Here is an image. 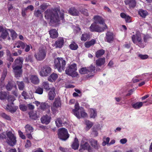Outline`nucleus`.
Returning a JSON list of instances; mask_svg holds the SVG:
<instances>
[{"mask_svg": "<svg viewBox=\"0 0 152 152\" xmlns=\"http://www.w3.org/2000/svg\"><path fill=\"white\" fill-rule=\"evenodd\" d=\"M58 13L60 14V19L63 20L64 12H60L58 9L47 10L45 12V17L46 19L49 20L51 23L58 22L60 20Z\"/></svg>", "mask_w": 152, "mask_h": 152, "instance_id": "nucleus-1", "label": "nucleus"}, {"mask_svg": "<svg viewBox=\"0 0 152 152\" xmlns=\"http://www.w3.org/2000/svg\"><path fill=\"white\" fill-rule=\"evenodd\" d=\"M94 18V22L91 25L89 28L91 31L102 32L107 28V26L102 18L99 16H96Z\"/></svg>", "mask_w": 152, "mask_h": 152, "instance_id": "nucleus-2", "label": "nucleus"}, {"mask_svg": "<svg viewBox=\"0 0 152 152\" xmlns=\"http://www.w3.org/2000/svg\"><path fill=\"white\" fill-rule=\"evenodd\" d=\"M23 61V59L22 58L18 57L15 59L12 66L15 77L17 78L20 77L22 75L21 68Z\"/></svg>", "mask_w": 152, "mask_h": 152, "instance_id": "nucleus-3", "label": "nucleus"}, {"mask_svg": "<svg viewBox=\"0 0 152 152\" xmlns=\"http://www.w3.org/2000/svg\"><path fill=\"white\" fill-rule=\"evenodd\" d=\"M74 109L72 110L73 114L78 118L87 117L88 114L82 107H80L78 103L77 102L75 103Z\"/></svg>", "mask_w": 152, "mask_h": 152, "instance_id": "nucleus-4", "label": "nucleus"}, {"mask_svg": "<svg viewBox=\"0 0 152 152\" xmlns=\"http://www.w3.org/2000/svg\"><path fill=\"white\" fill-rule=\"evenodd\" d=\"M54 67L60 72L63 71L65 69L66 62L62 58L58 57L54 60Z\"/></svg>", "mask_w": 152, "mask_h": 152, "instance_id": "nucleus-5", "label": "nucleus"}, {"mask_svg": "<svg viewBox=\"0 0 152 152\" xmlns=\"http://www.w3.org/2000/svg\"><path fill=\"white\" fill-rule=\"evenodd\" d=\"M95 67L91 65L88 67H82L79 70V72L81 74H87L88 78L92 77L94 75Z\"/></svg>", "mask_w": 152, "mask_h": 152, "instance_id": "nucleus-6", "label": "nucleus"}, {"mask_svg": "<svg viewBox=\"0 0 152 152\" xmlns=\"http://www.w3.org/2000/svg\"><path fill=\"white\" fill-rule=\"evenodd\" d=\"M77 65L75 63L70 64L66 70V73L72 77H77L78 74L76 72Z\"/></svg>", "mask_w": 152, "mask_h": 152, "instance_id": "nucleus-7", "label": "nucleus"}, {"mask_svg": "<svg viewBox=\"0 0 152 152\" xmlns=\"http://www.w3.org/2000/svg\"><path fill=\"white\" fill-rule=\"evenodd\" d=\"M15 99L13 96H9L7 99L9 103L6 106L4 107V108L6 110L11 113L15 112L18 108L17 107H15L13 106V102Z\"/></svg>", "mask_w": 152, "mask_h": 152, "instance_id": "nucleus-8", "label": "nucleus"}, {"mask_svg": "<svg viewBox=\"0 0 152 152\" xmlns=\"http://www.w3.org/2000/svg\"><path fill=\"white\" fill-rule=\"evenodd\" d=\"M7 142L10 145L13 146L16 142V137L14 132L8 131L6 133Z\"/></svg>", "mask_w": 152, "mask_h": 152, "instance_id": "nucleus-9", "label": "nucleus"}, {"mask_svg": "<svg viewBox=\"0 0 152 152\" xmlns=\"http://www.w3.org/2000/svg\"><path fill=\"white\" fill-rule=\"evenodd\" d=\"M141 35L140 32H137L135 35H133L132 36V41L134 43L140 47L143 48L144 47V45L142 43Z\"/></svg>", "mask_w": 152, "mask_h": 152, "instance_id": "nucleus-10", "label": "nucleus"}, {"mask_svg": "<svg viewBox=\"0 0 152 152\" xmlns=\"http://www.w3.org/2000/svg\"><path fill=\"white\" fill-rule=\"evenodd\" d=\"M51 71V68L48 65H44L39 71L40 75L42 77H46L49 75Z\"/></svg>", "mask_w": 152, "mask_h": 152, "instance_id": "nucleus-11", "label": "nucleus"}, {"mask_svg": "<svg viewBox=\"0 0 152 152\" xmlns=\"http://www.w3.org/2000/svg\"><path fill=\"white\" fill-rule=\"evenodd\" d=\"M58 135L60 139L64 140H67L69 137V134L67 129L64 128L59 129Z\"/></svg>", "mask_w": 152, "mask_h": 152, "instance_id": "nucleus-12", "label": "nucleus"}, {"mask_svg": "<svg viewBox=\"0 0 152 152\" xmlns=\"http://www.w3.org/2000/svg\"><path fill=\"white\" fill-rule=\"evenodd\" d=\"M90 148V146L88 142V140L84 138L82 139L80 143V151H81V149L87 150L89 151Z\"/></svg>", "mask_w": 152, "mask_h": 152, "instance_id": "nucleus-13", "label": "nucleus"}, {"mask_svg": "<svg viewBox=\"0 0 152 152\" xmlns=\"http://www.w3.org/2000/svg\"><path fill=\"white\" fill-rule=\"evenodd\" d=\"M46 56V52L44 50H39L38 52L36 53L34 56L38 61H42L45 58Z\"/></svg>", "mask_w": 152, "mask_h": 152, "instance_id": "nucleus-14", "label": "nucleus"}, {"mask_svg": "<svg viewBox=\"0 0 152 152\" xmlns=\"http://www.w3.org/2000/svg\"><path fill=\"white\" fill-rule=\"evenodd\" d=\"M64 42V39L62 37H59L54 44V46L56 48H62Z\"/></svg>", "mask_w": 152, "mask_h": 152, "instance_id": "nucleus-15", "label": "nucleus"}, {"mask_svg": "<svg viewBox=\"0 0 152 152\" xmlns=\"http://www.w3.org/2000/svg\"><path fill=\"white\" fill-rule=\"evenodd\" d=\"M50 116L47 115L43 116L41 119L42 123L46 124H48L50 122Z\"/></svg>", "mask_w": 152, "mask_h": 152, "instance_id": "nucleus-16", "label": "nucleus"}, {"mask_svg": "<svg viewBox=\"0 0 152 152\" xmlns=\"http://www.w3.org/2000/svg\"><path fill=\"white\" fill-rule=\"evenodd\" d=\"M56 95L55 88L54 87H53L50 89V90L48 94L49 99L51 100H53Z\"/></svg>", "mask_w": 152, "mask_h": 152, "instance_id": "nucleus-17", "label": "nucleus"}, {"mask_svg": "<svg viewBox=\"0 0 152 152\" xmlns=\"http://www.w3.org/2000/svg\"><path fill=\"white\" fill-rule=\"evenodd\" d=\"M125 4L128 5L130 8H134L136 5V2L135 0H125Z\"/></svg>", "mask_w": 152, "mask_h": 152, "instance_id": "nucleus-18", "label": "nucleus"}, {"mask_svg": "<svg viewBox=\"0 0 152 152\" xmlns=\"http://www.w3.org/2000/svg\"><path fill=\"white\" fill-rule=\"evenodd\" d=\"M113 39V33L110 32H107L106 34V37L105 39V41L109 42L112 41Z\"/></svg>", "mask_w": 152, "mask_h": 152, "instance_id": "nucleus-19", "label": "nucleus"}, {"mask_svg": "<svg viewBox=\"0 0 152 152\" xmlns=\"http://www.w3.org/2000/svg\"><path fill=\"white\" fill-rule=\"evenodd\" d=\"M88 112L90 118H95L97 116V112L95 109L90 108L88 110Z\"/></svg>", "mask_w": 152, "mask_h": 152, "instance_id": "nucleus-20", "label": "nucleus"}, {"mask_svg": "<svg viewBox=\"0 0 152 152\" xmlns=\"http://www.w3.org/2000/svg\"><path fill=\"white\" fill-rule=\"evenodd\" d=\"M144 102H136L133 103L132 104V107L135 109H140L142 106Z\"/></svg>", "mask_w": 152, "mask_h": 152, "instance_id": "nucleus-21", "label": "nucleus"}, {"mask_svg": "<svg viewBox=\"0 0 152 152\" xmlns=\"http://www.w3.org/2000/svg\"><path fill=\"white\" fill-rule=\"evenodd\" d=\"M79 146V143L78 139L75 137L72 145L71 146L72 148L74 150L77 149Z\"/></svg>", "mask_w": 152, "mask_h": 152, "instance_id": "nucleus-22", "label": "nucleus"}, {"mask_svg": "<svg viewBox=\"0 0 152 152\" xmlns=\"http://www.w3.org/2000/svg\"><path fill=\"white\" fill-rule=\"evenodd\" d=\"M90 143L91 146L96 149H98L99 147V145L97 141L94 139L90 140Z\"/></svg>", "mask_w": 152, "mask_h": 152, "instance_id": "nucleus-23", "label": "nucleus"}, {"mask_svg": "<svg viewBox=\"0 0 152 152\" xmlns=\"http://www.w3.org/2000/svg\"><path fill=\"white\" fill-rule=\"evenodd\" d=\"M58 77V75L53 73L48 77V80L50 82H54L56 80Z\"/></svg>", "mask_w": 152, "mask_h": 152, "instance_id": "nucleus-24", "label": "nucleus"}, {"mask_svg": "<svg viewBox=\"0 0 152 152\" xmlns=\"http://www.w3.org/2000/svg\"><path fill=\"white\" fill-rule=\"evenodd\" d=\"M121 17L124 18L125 21L127 23H130L131 22V17L128 15H126L124 13H121L120 14Z\"/></svg>", "mask_w": 152, "mask_h": 152, "instance_id": "nucleus-25", "label": "nucleus"}, {"mask_svg": "<svg viewBox=\"0 0 152 152\" xmlns=\"http://www.w3.org/2000/svg\"><path fill=\"white\" fill-rule=\"evenodd\" d=\"M50 37L52 38H55L58 36V33L57 31L55 29H52L49 31Z\"/></svg>", "mask_w": 152, "mask_h": 152, "instance_id": "nucleus-26", "label": "nucleus"}, {"mask_svg": "<svg viewBox=\"0 0 152 152\" xmlns=\"http://www.w3.org/2000/svg\"><path fill=\"white\" fill-rule=\"evenodd\" d=\"M105 62V58H99L96 60V63L97 66H100L103 65Z\"/></svg>", "mask_w": 152, "mask_h": 152, "instance_id": "nucleus-27", "label": "nucleus"}, {"mask_svg": "<svg viewBox=\"0 0 152 152\" xmlns=\"http://www.w3.org/2000/svg\"><path fill=\"white\" fill-rule=\"evenodd\" d=\"M68 12L70 15H72L77 16L79 14V12L74 7L70 8Z\"/></svg>", "mask_w": 152, "mask_h": 152, "instance_id": "nucleus-28", "label": "nucleus"}, {"mask_svg": "<svg viewBox=\"0 0 152 152\" xmlns=\"http://www.w3.org/2000/svg\"><path fill=\"white\" fill-rule=\"evenodd\" d=\"M30 80L31 82L34 84H38L39 82V79L35 75H31L30 77Z\"/></svg>", "mask_w": 152, "mask_h": 152, "instance_id": "nucleus-29", "label": "nucleus"}, {"mask_svg": "<svg viewBox=\"0 0 152 152\" xmlns=\"http://www.w3.org/2000/svg\"><path fill=\"white\" fill-rule=\"evenodd\" d=\"M40 108L43 110H47L49 112H50V106L47 103H41Z\"/></svg>", "mask_w": 152, "mask_h": 152, "instance_id": "nucleus-30", "label": "nucleus"}, {"mask_svg": "<svg viewBox=\"0 0 152 152\" xmlns=\"http://www.w3.org/2000/svg\"><path fill=\"white\" fill-rule=\"evenodd\" d=\"M25 43H23L21 41H18L14 45V48L16 47L18 48L21 47L23 49L25 48Z\"/></svg>", "mask_w": 152, "mask_h": 152, "instance_id": "nucleus-31", "label": "nucleus"}, {"mask_svg": "<svg viewBox=\"0 0 152 152\" xmlns=\"http://www.w3.org/2000/svg\"><path fill=\"white\" fill-rule=\"evenodd\" d=\"M95 42V40L93 39L90 41L86 42L84 44V46L86 48H89L91 46L93 45Z\"/></svg>", "mask_w": 152, "mask_h": 152, "instance_id": "nucleus-32", "label": "nucleus"}, {"mask_svg": "<svg viewBox=\"0 0 152 152\" xmlns=\"http://www.w3.org/2000/svg\"><path fill=\"white\" fill-rule=\"evenodd\" d=\"M90 36L88 34L84 33L82 34L80 37L81 40L83 41H86L89 39Z\"/></svg>", "mask_w": 152, "mask_h": 152, "instance_id": "nucleus-33", "label": "nucleus"}, {"mask_svg": "<svg viewBox=\"0 0 152 152\" xmlns=\"http://www.w3.org/2000/svg\"><path fill=\"white\" fill-rule=\"evenodd\" d=\"M85 123L86 125V129L87 131L89 130L93 125V122L88 120L86 121Z\"/></svg>", "mask_w": 152, "mask_h": 152, "instance_id": "nucleus-34", "label": "nucleus"}, {"mask_svg": "<svg viewBox=\"0 0 152 152\" xmlns=\"http://www.w3.org/2000/svg\"><path fill=\"white\" fill-rule=\"evenodd\" d=\"M7 90L8 91L11 90L12 88H14L15 89H17V86L15 85L13 86V84L12 82L9 83L6 86Z\"/></svg>", "mask_w": 152, "mask_h": 152, "instance_id": "nucleus-35", "label": "nucleus"}, {"mask_svg": "<svg viewBox=\"0 0 152 152\" xmlns=\"http://www.w3.org/2000/svg\"><path fill=\"white\" fill-rule=\"evenodd\" d=\"M110 138L109 137H104L103 138V142H102V145L103 146H104L106 145L109 146Z\"/></svg>", "mask_w": 152, "mask_h": 152, "instance_id": "nucleus-36", "label": "nucleus"}, {"mask_svg": "<svg viewBox=\"0 0 152 152\" xmlns=\"http://www.w3.org/2000/svg\"><path fill=\"white\" fill-rule=\"evenodd\" d=\"M26 133H31L33 130V128L29 125H26L25 127Z\"/></svg>", "mask_w": 152, "mask_h": 152, "instance_id": "nucleus-37", "label": "nucleus"}, {"mask_svg": "<svg viewBox=\"0 0 152 152\" xmlns=\"http://www.w3.org/2000/svg\"><path fill=\"white\" fill-rule=\"evenodd\" d=\"M53 105L56 107H60L61 104L60 99L59 98H56Z\"/></svg>", "mask_w": 152, "mask_h": 152, "instance_id": "nucleus-38", "label": "nucleus"}, {"mask_svg": "<svg viewBox=\"0 0 152 152\" xmlns=\"http://www.w3.org/2000/svg\"><path fill=\"white\" fill-rule=\"evenodd\" d=\"M9 31H10L11 37L13 39H15L17 37L18 35L15 31L12 30L8 29Z\"/></svg>", "mask_w": 152, "mask_h": 152, "instance_id": "nucleus-39", "label": "nucleus"}, {"mask_svg": "<svg viewBox=\"0 0 152 152\" xmlns=\"http://www.w3.org/2000/svg\"><path fill=\"white\" fill-rule=\"evenodd\" d=\"M139 14L142 17L145 18L148 15L147 11L143 10H140L138 12Z\"/></svg>", "mask_w": 152, "mask_h": 152, "instance_id": "nucleus-40", "label": "nucleus"}, {"mask_svg": "<svg viewBox=\"0 0 152 152\" xmlns=\"http://www.w3.org/2000/svg\"><path fill=\"white\" fill-rule=\"evenodd\" d=\"M9 29H5L2 31L1 34V37L3 39H5L8 35V31Z\"/></svg>", "mask_w": 152, "mask_h": 152, "instance_id": "nucleus-41", "label": "nucleus"}, {"mask_svg": "<svg viewBox=\"0 0 152 152\" xmlns=\"http://www.w3.org/2000/svg\"><path fill=\"white\" fill-rule=\"evenodd\" d=\"M104 53V51L103 50H98L96 53V56L97 58H99L103 55Z\"/></svg>", "mask_w": 152, "mask_h": 152, "instance_id": "nucleus-42", "label": "nucleus"}, {"mask_svg": "<svg viewBox=\"0 0 152 152\" xmlns=\"http://www.w3.org/2000/svg\"><path fill=\"white\" fill-rule=\"evenodd\" d=\"M55 123L56 126L58 127H59L62 126V124H63L62 121V119L61 118H58L55 121Z\"/></svg>", "mask_w": 152, "mask_h": 152, "instance_id": "nucleus-43", "label": "nucleus"}, {"mask_svg": "<svg viewBox=\"0 0 152 152\" xmlns=\"http://www.w3.org/2000/svg\"><path fill=\"white\" fill-rule=\"evenodd\" d=\"M17 84L18 85V88L20 90H23L24 87V84L23 82H17Z\"/></svg>", "mask_w": 152, "mask_h": 152, "instance_id": "nucleus-44", "label": "nucleus"}, {"mask_svg": "<svg viewBox=\"0 0 152 152\" xmlns=\"http://www.w3.org/2000/svg\"><path fill=\"white\" fill-rule=\"evenodd\" d=\"M7 94L6 92L1 91L0 92V99L3 100L5 99L7 96Z\"/></svg>", "mask_w": 152, "mask_h": 152, "instance_id": "nucleus-45", "label": "nucleus"}, {"mask_svg": "<svg viewBox=\"0 0 152 152\" xmlns=\"http://www.w3.org/2000/svg\"><path fill=\"white\" fill-rule=\"evenodd\" d=\"M42 11L39 10H35L34 12V15L36 17H42Z\"/></svg>", "mask_w": 152, "mask_h": 152, "instance_id": "nucleus-46", "label": "nucleus"}, {"mask_svg": "<svg viewBox=\"0 0 152 152\" xmlns=\"http://www.w3.org/2000/svg\"><path fill=\"white\" fill-rule=\"evenodd\" d=\"M70 48L72 50H76L78 48L77 45L75 42H73L69 45Z\"/></svg>", "mask_w": 152, "mask_h": 152, "instance_id": "nucleus-47", "label": "nucleus"}, {"mask_svg": "<svg viewBox=\"0 0 152 152\" xmlns=\"http://www.w3.org/2000/svg\"><path fill=\"white\" fill-rule=\"evenodd\" d=\"M7 74V70L6 69H4L2 75H1V81H3L5 79V77Z\"/></svg>", "mask_w": 152, "mask_h": 152, "instance_id": "nucleus-48", "label": "nucleus"}, {"mask_svg": "<svg viewBox=\"0 0 152 152\" xmlns=\"http://www.w3.org/2000/svg\"><path fill=\"white\" fill-rule=\"evenodd\" d=\"M1 116L3 118L5 119L6 120L10 121L11 118L10 116L7 115L4 113H2L0 114Z\"/></svg>", "mask_w": 152, "mask_h": 152, "instance_id": "nucleus-49", "label": "nucleus"}, {"mask_svg": "<svg viewBox=\"0 0 152 152\" xmlns=\"http://www.w3.org/2000/svg\"><path fill=\"white\" fill-rule=\"evenodd\" d=\"M42 86L44 88L47 90H48L50 89L49 86V84L47 82H44L42 83Z\"/></svg>", "mask_w": 152, "mask_h": 152, "instance_id": "nucleus-50", "label": "nucleus"}, {"mask_svg": "<svg viewBox=\"0 0 152 152\" xmlns=\"http://www.w3.org/2000/svg\"><path fill=\"white\" fill-rule=\"evenodd\" d=\"M97 130H96L95 127H93L92 128V131L91 133L92 134L94 137H96L98 135Z\"/></svg>", "mask_w": 152, "mask_h": 152, "instance_id": "nucleus-51", "label": "nucleus"}, {"mask_svg": "<svg viewBox=\"0 0 152 152\" xmlns=\"http://www.w3.org/2000/svg\"><path fill=\"white\" fill-rule=\"evenodd\" d=\"M138 57L142 60L146 59L148 58V56L147 55L139 54Z\"/></svg>", "mask_w": 152, "mask_h": 152, "instance_id": "nucleus-52", "label": "nucleus"}, {"mask_svg": "<svg viewBox=\"0 0 152 152\" xmlns=\"http://www.w3.org/2000/svg\"><path fill=\"white\" fill-rule=\"evenodd\" d=\"M43 92V89L42 88L38 87L37 88L35 91V93L39 94H41Z\"/></svg>", "mask_w": 152, "mask_h": 152, "instance_id": "nucleus-53", "label": "nucleus"}, {"mask_svg": "<svg viewBox=\"0 0 152 152\" xmlns=\"http://www.w3.org/2000/svg\"><path fill=\"white\" fill-rule=\"evenodd\" d=\"M59 107H56L53 105L51 107V110L53 114H55L58 112V108Z\"/></svg>", "mask_w": 152, "mask_h": 152, "instance_id": "nucleus-54", "label": "nucleus"}, {"mask_svg": "<svg viewBox=\"0 0 152 152\" xmlns=\"http://www.w3.org/2000/svg\"><path fill=\"white\" fill-rule=\"evenodd\" d=\"M19 108L21 110L23 111H26L27 110V107L23 104H20Z\"/></svg>", "mask_w": 152, "mask_h": 152, "instance_id": "nucleus-55", "label": "nucleus"}, {"mask_svg": "<svg viewBox=\"0 0 152 152\" xmlns=\"http://www.w3.org/2000/svg\"><path fill=\"white\" fill-rule=\"evenodd\" d=\"M18 134L20 137L23 139H26V136L23 134V133L20 130L18 131Z\"/></svg>", "mask_w": 152, "mask_h": 152, "instance_id": "nucleus-56", "label": "nucleus"}, {"mask_svg": "<svg viewBox=\"0 0 152 152\" xmlns=\"http://www.w3.org/2000/svg\"><path fill=\"white\" fill-rule=\"evenodd\" d=\"M29 117L33 119H36L37 118V115L35 114H34V115H32V112H30L29 113Z\"/></svg>", "mask_w": 152, "mask_h": 152, "instance_id": "nucleus-57", "label": "nucleus"}, {"mask_svg": "<svg viewBox=\"0 0 152 152\" xmlns=\"http://www.w3.org/2000/svg\"><path fill=\"white\" fill-rule=\"evenodd\" d=\"M25 61L26 62H32V58L31 56H28L26 58Z\"/></svg>", "mask_w": 152, "mask_h": 152, "instance_id": "nucleus-58", "label": "nucleus"}, {"mask_svg": "<svg viewBox=\"0 0 152 152\" xmlns=\"http://www.w3.org/2000/svg\"><path fill=\"white\" fill-rule=\"evenodd\" d=\"M34 8V7L32 5H30L28 6L27 7L25 8V10H30L32 11Z\"/></svg>", "mask_w": 152, "mask_h": 152, "instance_id": "nucleus-59", "label": "nucleus"}, {"mask_svg": "<svg viewBox=\"0 0 152 152\" xmlns=\"http://www.w3.org/2000/svg\"><path fill=\"white\" fill-rule=\"evenodd\" d=\"M31 144L30 141L29 140H27L25 145V147L26 148H28L31 146Z\"/></svg>", "mask_w": 152, "mask_h": 152, "instance_id": "nucleus-60", "label": "nucleus"}, {"mask_svg": "<svg viewBox=\"0 0 152 152\" xmlns=\"http://www.w3.org/2000/svg\"><path fill=\"white\" fill-rule=\"evenodd\" d=\"M30 45H27L25 43V51L26 52H28L30 49Z\"/></svg>", "mask_w": 152, "mask_h": 152, "instance_id": "nucleus-61", "label": "nucleus"}, {"mask_svg": "<svg viewBox=\"0 0 152 152\" xmlns=\"http://www.w3.org/2000/svg\"><path fill=\"white\" fill-rule=\"evenodd\" d=\"M127 142V140L126 138H123L120 140V142L122 144H125Z\"/></svg>", "mask_w": 152, "mask_h": 152, "instance_id": "nucleus-62", "label": "nucleus"}, {"mask_svg": "<svg viewBox=\"0 0 152 152\" xmlns=\"http://www.w3.org/2000/svg\"><path fill=\"white\" fill-rule=\"evenodd\" d=\"M47 6L44 4H43L41 6L40 9L42 11V12H43V11L46 8Z\"/></svg>", "mask_w": 152, "mask_h": 152, "instance_id": "nucleus-63", "label": "nucleus"}, {"mask_svg": "<svg viewBox=\"0 0 152 152\" xmlns=\"http://www.w3.org/2000/svg\"><path fill=\"white\" fill-rule=\"evenodd\" d=\"M95 127V128L96 129V130H99L102 127L99 124H98L97 125L94 126V127Z\"/></svg>", "mask_w": 152, "mask_h": 152, "instance_id": "nucleus-64", "label": "nucleus"}]
</instances>
